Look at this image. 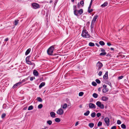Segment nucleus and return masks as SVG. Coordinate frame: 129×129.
Returning <instances> with one entry per match:
<instances>
[{
  "mask_svg": "<svg viewBox=\"0 0 129 129\" xmlns=\"http://www.w3.org/2000/svg\"><path fill=\"white\" fill-rule=\"evenodd\" d=\"M67 104H65L61 106L62 108L63 109H66L67 107Z\"/></svg>",
  "mask_w": 129,
  "mask_h": 129,
  "instance_id": "22",
  "label": "nucleus"
},
{
  "mask_svg": "<svg viewBox=\"0 0 129 129\" xmlns=\"http://www.w3.org/2000/svg\"><path fill=\"white\" fill-rule=\"evenodd\" d=\"M95 98H97L98 96V95L97 94L94 93L92 95Z\"/></svg>",
  "mask_w": 129,
  "mask_h": 129,
  "instance_id": "31",
  "label": "nucleus"
},
{
  "mask_svg": "<svg viewBox=\"0 0 129 129\" xmlns=\"http://www.w3.org/2000/svg\"><path fill=\"white\" fill-rule=\"evenodd\" d=\"M78 124L79 123L78 121H77V122H76L75 124V126H77Z\"/></svg>",
  "mask_w": 129,
  "mask_h": 129,
  "instance_id": "53",
  "label": "nucleus"
},
{
  "mask_svg": "<svg viewBox=\"0 0 129 129\" xmlns=\"http://www.w3.org/2000/svg\"><path fill=\"white\" fill-rule=\"evenodd\" d=\"M91 116L92 118H94L96 116V113L94 112H93L91 114Z\"/></svg>",
  "mask_w": 129,
  "mask_h": 129,
  "instance_id": "24",
  "label": "nucleus"
},
{
  "mask_svg": "<svg viewBox=\"0 0 129 129\" xmlns=\"http://www.w3.org/2000/svg\"><path fill=\"white\" fill-rule=\"evenodd\" d=\"M64 112V111L63 110L60 108L58 109L57 111V114L59 115H61Z\"/></svg>",
  "mask_w": 129,
  "mask_h": 129,
  "instance_id": "8",
  "label": "nucleus"
},
{
  "mask_svg": "<svg viewBox=\"0 0 129 129\" xmlns=\"http://www.w3.org/2000/svg\"><path fill=\"white\" fill-rule=\"evenodd\" d=\"M121 127L123 129H125L126 128V125L124 124H122L121 125Z\"/></svg>",
  "mask_w": 129,
  "mask_h": 129,
  "instance_id": "34",
  "label": "nucleus"
},
{
  "mask_svg": "<svg viewBox=\"0 0 129 129\" xmlns=\"http://www.w3.org/2000/svg\"><path fill=\"white\" fill-rule=\"evenodd\" d=\"M103 66L102 63L100 61H98L96 64V69L98 70H100Z\"/></svg>",
  "mask_w": 129,
  "mask_h": 129,
  "instance_id": "4",
  "label": "nucleus"
},
{
  "mask_svg": "<svg viewBox=\"0 0 129 129\" xmlns=\"http://www.w3.org/2000/svg\"><path fill=\"white\" fill-rule=\"evenodd\" d=\"M45 83L44 82H42L39 85V88H41L42 87L44 86L45 85Z\"/></svg>",
  "mask_w": 129,
  "mask_h": 129,
  "instance_id": "19",
  "label": "nucleus"
},
{
  "mask_svg": "<svg viewBox=\"0 0 129 129\" xmlns=\"http://www.w3.org/2000/svg\"><path fill=\"white\" fill-rule=\"evenodd\" d=\"M31 65L33 66V68H34L35 66V64L33 62H31V64H30Z\"/></svg>",
  "mask_w": 129,
  "mask_h": 129,
  "instance_id": "46",
  "label": "nucleus"
},
{
  "mask_svg": "<svg viewBox=\"0 0 129 129\" xmlns=\"http://www.w3.org/2000/svg\"><path fill=\"white\" fill-rule=\"evenodd\" d=\"M81 35L82 37L85 38H89L90 37V35L88 34V32L85 29L83 30Z\"/></svg>",
  "mask_w": 129,
  "mask_h": 129,
  "instance_id": "1",
  "label": "nucleus"
},
{
  "mask_svg": "<svg viewBox=\"0 0 129 129\" xmlns=\"http://www.w3.org/2000/svg\"><path fill=\"white\" fill-rule=\"evenodd\" d=\"M96 105L100 108L101 109H103L104 108V106L101 104V102L100 101H98L96 103Z\"/></svg>",
  "mask_w": 129,
  "mask_h": 129,
  "instance_id": "5",
  "label": "nucleus"
},
{
  "mask_svg": "<svg viewBox=\"0 0 129 129\" xmlns=\"http://www.w3.org/2000/svg\"><path fill=\"white\" fill-rule=\"evenodd\" d=\"M92 85L94 86H96L97 85L96 83L94 81H93L92 82Z\"/></svg>",
  "mask_w": 129,
  "mask_h": 129,
  "instance_id": "39",
  "label": "nucleus"
},
{
  "mask_svg": "<svg viewBox=\"0 0 129 129\" xmlns=\"http://www.w3.org/2000/svg\"><path fill=\"white\" fill-rule=\"evenodd\" d=\"M94 123H90L88 124V126L92 128L94 126Z\"/></svg>",
  "mask_w": 129,
  "mask_h": 129,
  "instance_id": "30",
  "label": "nucleus"
},
{
  "mask_svg": "<svg viewBox=\"0 0 129 129\" xmlns=\"http://www.w3.org/2000/svg\"><path fill=\"white\" fill-rule=\"evenodd\" d=\"M34 75L36 76H37L39 74L38 72L36 70H34L33 72Z\"/></svg>",
  "mask_w": 129,
  "mask_h": 129,
  "instance_id": "16",
  "label": "nucleus"
},
{
  "mask_svg": "<svg viewBox=\"0 0 129 129\" xmlns=\"http://www.w3.org/2000/svg\"><path fill=\"white\" fill-rule=\"evenodd\" d=\"M92 0H91V1L90 3V5H92Z\"/></svg>",
  "mask_w": 129,
  "mask_h": 129,
  "instance_id": "59",
  "label": "nucleus"
},
{
  "mask_svg": "<svg viewBox=\"0 0 129 129\" xmlns=\"http://www.w3.org/2000/svg\"><path fill=\"white\" fill-rule=\"evenodd\" d=\"M123 76H119V77H118V80L121 79H122L123 78Z\"/></svg>",
  "mask_w": 129,
  "mask_h": 129,
  "instance_id": "47",
  "label": "nucleus"
},
{
  "mask_svg": "<svg viewBox=\"0 0 129 129\" xmlns=\"http://www.w3.org/2000/svg\"><path fill=\"white\" fill-rule=\"evenodd\" d=\"M80 4L79 3H78V4H77V6L78 8H79V7L80 6Z\"/></svg>",
  "mask_w": 129,
  "mask_h": 129,
  "instance_id": "55",
  "label": "nucleus"
},
{
  "mask_svg": "<svg viewBox=\"0 0 129 129\" xmlns=\"http://www.w3.org/2000/svg\"><path fill=\"white\" fill-rule=\"evenodd\" d=\"M83 12V10L82 9H81L78 11V10L76 12L77 15H75L76 16H78V15L79 14V15H81L82 14Z\"/></svg>",
  "mask_w": 129,
  "mask_h": 129,
  "instance_id": "10",
  "label": "nucleus"
},
{
  "mask_svg": "<svg viewBox=\"0 0 129 129\" xmlns=\"http://www.w3.org/2000/svg\"><path fill=\"white\" fill-rule=\"evenodd\" d=\"M100 90H101V89L100 88H99V89H98V91H100Z\"/></svg>",
  "mask_w": 129,
  "mask_h": 129,
  "instance_id": "61",
  "label": "nucleus"
},
{
  "mask_svg": "<svg viewBox=\"0 0 129 129\" xmlns=\"http://www.w3.org/2000/svg\"><path fill=\"white\" fill-rule=\"evenodd\" d=\"M111 129H116V126H112L111 127Z\"/></svg>",
  "mask_w": 129,
  "mask_h": 129,
  "instance_id": "51",
  "label": "nucleus"
},
{
  "mask_svg": "<svg viewBox=\"0 0 129 129\" xmlns=\"http://www.w3.org/2000/svg\"><path fill=\"white\" fill-rule=\"evenodd\" d=\"M74 14L75 15H77L76 12L77 10V7L76 6H74Z\"/></svg>",
  "mask_w": 129,
  "mask_h": 129,
  "instance_id": "15",
  "label": "nucleus"
},
{
  "mask_svg": "<svg viewBox=\"0 0 129 129\" xmlns=\"http://www.w3.org/2000/svg\"><path fill=\"white\" fill-rule=\"evenodd\" d=\"M43 107V105L42 104H39L38 106V108L39 109H41Z\"/></svg>",
  "mask_w": 129,
  "mask_h": 129,
  "instance_id": "38",
  "label": "nucleus"
},
{
  "mask_svg": "<svg viewBox=\"0 0 129 129\" xmlns=\"http://www.w3.org/2000/svg\"><path fill=\"white\" fill-rule=\"evenodd\" d=\"M80 4V5H81L82 6H83L84 4V2L83 1H81L80 2V3H79Z\"/></svg>",
  "mask_w": 129,
  "mask_h": 129,
  "instance_id": "42",
  "label": "nucleus"
},
{
  "mask_svg": "<svg viewBox=\"0 0 129 129\" xmlns=\"http://www.w3.org/2000/svg\"><path fill=\"white\" fill-rule=\"evenodd\" d=\"M8 40V38H6V39L5 40V41H7Z\"/></svg>",
  "mask_w": 129,
  "mask_h": 129,
  "instance_id": "56",
  "label": "nucleus"
},
{
  "mask_svg": "<svg viewBox=\"0 0 129 129\" xmlns=\"http://www.w3.org/2000/svg\"><path fill=\"white\" fill-rule=\"evenodd\" d=\"M106 83L108 84L110 86H111V83L109 82V81H106Z\"/></svg>",
  "mask_w": 129,
  "mask_h": 129,
  "instance_id": "41",
  "label": "nucleus"
},
{
  "mask_svg": "<svg viewBox=\"0 0 129 129\" xmlns=\"http://www.w3.org/2000/svg\"><path fill=\"white\" fill-rule=\"evenodd\" d=\"M101 52H102L101 53L100 55L101 56H104L107 53H106L105 52V50L104 49H103L102 48H101Z\"/></svg>",
  "mask_w": 129,
  "mask_h": 129,
  "instance_id": "11",
  "label": "nucleus"
},
{
  "mask_svg": "<svg viewBox=\"0 0 129 129\" xmlns=\"http://www.w3.org/2000/svg\"><path fill=\"white\" fill-rule=\"evenodd\" d=\"M89 108L91 109H95V106L92 103H90L89 104Z\"/></svg>",
  "mask_w": 129,
  "mask_h": 129,
  "instance_id": "12",
  "label": "nucleus"
},
{
  "mask_svg": "<svg viewBox=\"0 0 129 129\" xmlns=\"http://www.w3.org/2000/svg\"><path fill=\"white\" fill-rule=\"evenodd\" d=\"M110 49L111 50H114V48H110Z\"/></svg>",
  "mask_w": 129,
  "mask_h": 129,
  "instance_id": "60",
  "label": "nucleus"
},
{
  "mask_svg": "<svg viewBox=\"0 0 129 129\" xmlns=\"http://www.w3.org/2000/svg\"><path fill=\"white\" fill-rule=\"evenodd\" d=\"M90 113V111H87L86 112L84 113V115L85 116H88Z\"/></svg>",
  "mask_w": 129,
  "mask_h": 129,
  "instance_id": "23",
  "label": "nucleus"
},
{
  "mask_svg": "<svg viewBox=\"0 0 129 129\" xmlns=\"http://www.w3.org/2000/svg\"><path fill=\"white\" fill-rule=\"evenodd\" d=\"M50 115L53 118H54L55 117V113L53 112H51L50 113Z\"/></svg>",
  "mask_w": 129,
  "mask_h": 129,
  "instance_id": "18",
  "label": "nucleus"
},
{
  "mask_svg": "<svg viewBox=\"0 0 129 129\" xmlns=\"http://www.w3.org/2000/svg\"><path fill=\"white\" fill-rule=\"evenodd\" d=\"M23 82V81H21V82H19L16 83L14 85L12 88H14L18 87H19V86L21 85L22 83Z\"/></svg>",
  "mask_w": 129,
  "mask_h": 129,
  "instance_id": "6",
  "label": "nucleus"
},
{
  "mask_svg": "<svg viewBox=\"0 0 129 129\" xmlns=\"http://www.w3.org/2000/svg\"><path fill=\"white\" fill-rule=\"evenodd\" d=\"M98 84H100L101 83V81H96Z\"/></svg>",
  "mask_w": 129,
  "mask_h": 129,
  "instance_id": "58",
  "label": "nucleus"
},
{
  "mask_svg": "<svg viewBox=\"0 0 129 129\" xmlns=\"http://www.w3.org/2000/svg\"><path fill=\"white\" fill-rule=\"evenodd\" d=\"M108 4V2H105L103 4L101 5V7H105Z\"/></svg>",
  "mask_w": 129,
  "mask_h": 129,
  "instance_id": "20",
  "label": "nucleus"
},
{
  "mask_svg": "<svg viewBox=\"0 0 129 129\" xmlns=\"http://www.w3.org/2000/svg\"><path fill=\"white\" fill-rule=\"evenodd\" d=\"M52 121L51 120H48L47 122V123L49 125H51L52 124Z\"/></svg>",
  "mask_w": 129,
  "mask_h": 129,
  "instance_id": "33",
  "label": "nucleus"
},
{
  "mask_svg": "<svg viewBox=\"0 0 129 129\" xmlns=\"http://www.w3.org/2000/svg\"><path fill=\"white\" fill-rule=\"evenodd\" d=\"M19 20H15L14 23V25L16 26L18 24V22Z\"/></svg>",
  "mask_w": 129,
  "mask_h": 129,
  "instance_id": "25",
  "label": "nucleus"
},
{
  "mask_svg": "<svg viewBox=\"0 0 129 129\" xmlns=\"http://www.w3.org/2000/svg\"><path fill=\"white\" fill-rule=\"evenodd\" d=\"M6 104H3V107L4 109H5L6 108Z\"/></svg>",
  "mask_w": 129,
  "mask_h": 129,
  "instance_id": "48",
  "label": "nucleus"
},
{
  "mask_svg": "<svg viewBox=\"0 0 129 129\" xmlns=\"http://www.w3.org/2000/svg\"><path fill=\"white\" fill-rule=\"evenodd\" d=\"M101 115V114L100 113H98L96 114V116L98 117H99Z\"/></svg>",
  "mask_w": 129,
  "mask_h": 129,
  "instance_id": "40",
  "label": "nucleus"
},
{
  "mask_svg": "<svg viewBox=\"0 0 129 129\" xmlns=\"http://www.w3.org/2000/svg\"><path fill=\"white\" fill-rule=\"evenodd\" d=\"M101 99L103 101H106L108 100V98L107 97L103 96L102 97Z\"/></svg>",
  "mask_w": 129,
  "mask_h": 129,
  "instance_id": "14",
  "label": "nucleus"
},
{
  "mask_svg": "<svg viewBox=\"0 0 129 129\" xmlns=\"http://www.w3.org/2000/svg\"><path fill=\"white\" fill-rule=\"evenodd\" d=\"M107 45L109 46H110L111 45V44L110 43H107Z\"/></svg>",
  "mask_w": 129,
  "mask_h": 129,
  "instance_id": "52",
  "label": "nucleus"
},
{
  "mask_svg": "<svg viewBox=\"0 0 129 129\" xmlns=\"http://www.w3.org/2000/svg\"><path fill=\"white\" fill-rule=\"evenodd\" d=\"M96 45L98 46H99V45L97 43H96Z\"/></svg>",
  "mask_w": 129,
  "mask_h": 129,
  "instance_id": "62",
  "label": "nucleus"
},
{
  "mask_svg": "<svg viewBox=\"0 0 129 129\" xmlns=\"http://www.w3.org/2000/svg\"><path fill=\"white\" fill-rule=\"evenodd\" d=\"M103 87L104 88H106V87H107V86L106 85H103Z\"/></svg>",
  "mask_w": 129,
  "mask_h": 129,
  "instance_id": "54",
  "label": "nucleus"
},
{
  "mask_svg": "<svg viewBox=\"0 0 129 129\" xmlns=\"http://www.w3.org/2000/svg\"><path fill=\"white\" fill-rule=\"evenodd\" d=\"M33 106H32V105H31L28 107V110H32L33 109Z\"/></svg>",
  "mask_w": 129,
  "mask_h": 129,
  "instance_id": "28",
  "label": "nucleus"
},
{
  "mask_svg": "<svg viewBox=\"0 0 129 129\" xmlns=\"http://www.w3.org/2000/svg\"><path fill=\"white\" fill-rule=\"evenodd\" d=\"M92 11H93V10L92 9H88V12L89 13H90V12H92Z\"/></svg>",
  "mask_w": 129,
  "mask_h": 129,
  "instance_id": "45",
  "label": "nucleus"
},
{
  "mask_svg": "<svg viewBox=\"0 0 129 129\" xmlns=\"http://www.w3.org/2000/svg\"><path fill=\"white\" fill-rule=\"evenodd\" d=\"M37 100L39 102H41L42 101V99L40 97H38L37 98Z\"/></svg>",
  "mask_w": 129,
  "mask_h": 129,
  "instance_id": "32",
  "label": "nucleus"
},
{
  "mask_svg": "<svg viewBox=\"0 0 129 129\" xmlns=\"http://www.w3.org/2000/svg\"><path fill=\"white\" fill-rule=\"evenodd\" d=\"M98 17V15H97L94 16L91 23V28H93L94 27V24L95 21H96V19Z\"/></svg>",
  "mask_w": 129,
  "mask_h": 129,
  "instance_id": "3",
  "label": "nucleus"
},
{
  "mask_svg": "<svg viewBox=\"0 0 129 129\" xmlns=\"http://www.w3.org/2000/svg\"><path fill=\"white\" fill-rule=\"evenodd\" d=\"M55 121L57 122H59L60 121V119L58 118H56L55 119Z\"/></svg>",
  "mask_w": 129,
  "mask_h": 129,
  "instance_id": "27",
  "label": "nucleus"
},
{
  "mask_svg": "<svg viewBox=\"0 0 129 129\" xmlns=\"http://www.w3.org/2000/svg\"><path fill=\"white\" fill-rule=\"evenodd\" d=\"M35 78H33V77H30V81H33V80Z\"/></svg>",
  "mask_w": 129,
  "mask_h": 129,
  "instance_id": "50",
  "label": "nucleus"
},
{
  "mask_svg": "<svg viewBox=\"0 0 129 129\" xmlns=\"http://www.w3.org/2000/svg\"><path fill=\"white\" fill-rule=\"evenodd\" d=\"M102 72L101 71L99 72L98 75L99 76H101L102 75Z\"/></svg>",
  "mask_w": 129,
  "mask_h": 129,
  "instance_id": "49",
  "label": "nucleus"
},
{
  "mask_svg": "<svg viewBox=\"0 0 129 129\" xmlns=\"http://www.w3.org/2000/svg\"><path fill=\"white\" fill-rule=\"evenodd\" d=\"M89 45L91 47H93L95 45L93 43L90 42L89 44Z\"/></svg>",
  "mask_w": 129,
  "mask_h": 129,
  "instance_id": "29",
  "label": "nucleus"
},
{
  "mask_svg": "<svg viewBox=\"0 0 129 129\" xmlns=\"http://www.w3.org/2000/svg\"><path fill=\"white\" fill-rule=\"evenodd\" d=\"M54 49V47L53 46L50 47L47 50V52L48 54L49 55H52Z\"/></svg>",
  "mask_w": 129,
  "mask_h": 129,
  "instance_id": "2",
  "label": "nucleus"
},
{
  "mask_svg": "<svg viewBox=\"0 0 129 129\" xmlns=\"http://www.w3.org/2000/svg\"><path fill=\"white\" fill-rule=\"evenodd\" d=\"M71 1L72 2H74V0H71Z\"/></svg>",
  "mask_w": 129,
  "mask_h": 129,
  "instance_id": "63",
  "label": "nucleus"
},
{
  "mask_svg": "<svg viewBox=\"0 0 129 129\" xmlns=\"http://www.w3.org/2000/svg\"><path fill=\"white\" fill-rule=\"evenodd\" d=\"M100 129H104L103 128H100Z\"/></svg>",
  "mask_w": 129,
  "mask_h": 129,
  "instance_id": "64",
  "label": "nucleus"
},
{
  "mask_svg": "<svg viewBox=\"0 0 129 129\" xmlns=\"http://www.w3.org/2000/svg\"><path fill=\"white\" fill-rule=\"evenodd\" d=\"M31 50L30 49H28L25 52V54L26 55H28L30 52Z\"/></svg>",
  "mask_w": 129,
  "mask_h": 129,
  "instance_id": "21",
  "label": "nucleus"
},
{
  "mask_svg": "<svg viewBox=\"0 0 129 129\" xmlns=\"http://www.w3.org/2000/svg\"><path fill=\"white\" fill-rule=\"evenodd\" d=\"M108 72H106L105 74L103 76V78L105 80H106L108 77Z\"/></svg>",
  "mask_w": 129,
  "mask_h": 129,
  "instance_id": "17",
  "label": "nucleus"
},
{
  "mask_svg": "<svg viewBox=\"0 0 129 129\" xmlns=\"http://www.w3.org/2000/svg\"><path fill=\"white\" fill-rule=\"evenodd\" d=\"M104 120L105 123L107 125L109 126L110 124V120L108 117H106L104 118Z\"/></svg>",
  "mask_w": 129,
  "mask_h": 129,
  "instance_id": "9",
  "label": "nucleus"
},
{
  "mask_svg": "<svg viewBox=\"0 0 129 129\" xmlns=\"http://www.w3.org/2000/svg\"><path fill=\"white\" fill-rule=\"evenodd\" d=\"M29 57H30L29 56L27 57L26 58V61L27 64L30 65L31 64V62L30 61L28 60Z\"/></svg>",
  "mask_w": 129,
  "mask_h": 129,
  "instance_id": "13",
  "label": "nucleus"
},
{
  "mask_svg": "<svg viewBox=\"0 0 129 129\" xmlns=\"http://www.w3.org/2000/svg\"><path fill=\"white\" fill-rule=\"evenodd\" d=\"M121 121L119 120H118L117 121V123L118 124H120L121 123Z\"/></svg>",
  "mask_w": 129,
  "mask_h": 129,
  "instance_id": "43",
  "label": "nucleus"
},
{
  "mask_svg": "<svg viewBox=\"0 0 129 129\" xmlns=\"http://www.w3.org/2000/svg\"><path fill=\"white\" fill-rule=\"evenodd\" d=\"M32 6L33 8L34 9H37L40 8L39 5L36 3H32Z\"/></svg>",
  "mask_w": 129,
  "mask_h": 129,
  "instance_id": "7",
  "label": "nucleus"
},
{
  "mask_svg": "<svg viewBox=\"0 0 129 129\" xmlns=\"http://www.w3.org/2000/svg\"><path fill=\"white\" fill-rule=\"evenodd\" d=\"M102 125V122L100 121H99L98 124V126H101Z\"/></svg>",
  "mask_w": 129,
  "mask_h": 129,
  "instance_id": "37",
  "label": "nucleus"
},
{
  "mask_svg": "<svg viewBox=\"0 0 129 129\" xmlns=\"http://www.w3.org/2000/svg\"><path fill=\"white\" fill-rule=\"evenodd\" d=\"M6 116V114L5 113L3 114L1 116V117L2 118H3L4 117Z\"/></svg>",
  "mask_w": 129,
  "mask_h": 129,
  "instance_id": "44",
  "label": "nucleus"
},
{
  "mask_svg": "<svg viewBox=\"0 0 129 129\" xmlns=\"http://www.w3.org/2000/svg\"><path fill=\"white\" fill-rule=\"evenodd\" d=\"M91 5H89V7H88V9H90L91 7Z\"/></svg>",
  "mask_w": 129,
  "mask_h": 129,
  "instance_id": "57",
  "label": "nucleus"
},
{
  "mask_svg": "<svg viewBox=\"0 0 129 129\" xmlns=\"http://www.w3.org/2000/svg\"><path fill=\"white\" fill-rule=\"evenodd\" d=\"M84 94L83 92H80L79 94V96H82Z\"/></svg>",
  "mask_w": 129,
  "mask_h": 129,
  "instance_id": "36",
  "label": "nucleus"
},
{
  "mask_svg": "<svg viewBox=\"0 0 129 129\" xmlns=\"http://www.w3.org/2000/svg\"><path fill=\"white\" fill-rule=\"evenodd\" d=\"M99 44H100L102 46H103L105 45V43L103 41H100L99 42Z\"/></svg>",
  "mask_w": 129,
  "mask_h": 129,
  "instance_id": "35",
  "label": "nucleus"
},
{
  "mask_svg": "<svg viewBox=\"0 0 129 129\" xmlns=\"http://www.w3.org/2000/svg\"><path fill=\"white\" fill-rule=\"evenodd\" d=\"M102 91L103 93H106L108 91V89L107 88H104L103 89Z\"/></svg>",
  "mask_w": 129,
  "mask_h": 129,
  "instance_id": "26",
  "label": "nucleus"
}]
</instances>
